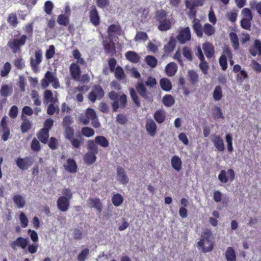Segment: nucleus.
Here are the masks:
<instances>
[{"label":"nucleus","mask_w":261,"mask_h":261,"mask_svg":"<svg viewBox=\"0 0 261 261\" xmlns=\"http://www.w3.org/2000/svg\"><path fill=\"white\" fill-rule=\"evenodd\" d=\"M198 248L201 249L203 253L211 252L214 247L212 232L206 229L201 233L200 240L197 243Z\"/></svg>","instance_id":"nucleus-1"},{"label":"nucleus","mask_w":261,"mask_h":261,"mask_svg":"<svg viewBox=\"0 0 261 261\" xmlns=\"http://www.w3.org/2000/svg\"><path fill=\"white\" fill-rule=\"evenodd\" d=\"M109 98L113 101L112 107L113 112H116L118 108L124 109L127 104V97L125 94L119 95L118 93L112 91L108 94Z\"/></svg>","instance_id":"nucleus-2"},{"label":"nucleus","mask_w":261,"mask_h":261,"mask_svg":"<svg viewBox=\"0 0 261 261\" xmlns=\"http://www.w3.org/2000/svg\"><path fill=\"white\" fill-rule=\"evenodd\" d=\"M27 39V35H22L19 38L14 39L12 41H9L8 45L14 53H16L20 50V47L25 44Z\"/></svg>","instance_id":"nucleus-3"},{"label":"nucleus","mask_w":261,"mask_h":261,"mask_svg":"<svg viewBox=\"0 0 261 261\" xmlns=\"http://www.w3.org/2000/svg\"><path fill=\"white\" fill-rule=\"evenodd\" d=\"M176 39L179 43L184 44L191 39V33L189 27L179 30Z\"/></svg>","instance_id":"nucleus-4"},{"label":"nucleus","mask_w":261,"mask_h":261,"mask_svg":"<svg viewBox=\"0 0 261 261\" xmlns=\"http://www.w3.org/2000/svg\"><path fill=\"white\" fill-rule=\"evenodd\" d=\"M105 95L102 88L99 85H95L92 90L89 94V100L94 102L97 99H101Z\"/></svg>","instance_id":"nucleus-5"},{"label":"nucleus","mask_w":261,"mask_h":261,"mask_svg":"<svg viewBox=\"0 0 261 261\" xmlns=\"http://www.w3.org/2000/svg\"><path fill=\"white\" fill-rule=\"evenodd\" d=\"M15 163L20 169L25 170L32 165L33 161L31 156H27L24 158H17L15 160Z\"/></svg>","instance_id":"nucleus-6"},{"label":"nucleus","mask_w":261,"mask_h":261,"mask_svg":"<svg viewBox=\"0 0 261 261\" xmlns=\"http://www.w3.org/2000/svg\"><path fill=\"white\" fill-rule=\"evenodd\" d=\"M29 242L28 238L19 237L10 243V247L13 250H17L18 247L24 249L28 246Z\"/></svg>","instance_id":"nucleus-7"},{"label":"nucleus","mask_w":261,"mask_h":261,"mask_svg":"<svg viewBox=\"0 0 261 261\" xmlns=\"http://www.w3.org/2000/svg\"><path fill=\"white\" fill-rule=\"evenodd\" d=\"M79 63H72L69 67V71L72 78L75 81L80 80L81 70Z\"/></svg>","instance_id":"nucleus-8"},{"label":"nucleus","mask_w":261,"mask_h":261,"mask_svg":"<svg viewBox=\"0 0 261 261\" xmlns=\"http://www.w3.org/2000/svg\"><path fill=\"white\" fill-rule=\"evenodd\" d=\"M35 59L31 58L30 64L33 71H36L38 70V66L42 60V53L41 50H36L35 53Z\"/></svg>","instance_id":"nucleus-9"},{"label":"nucleus","mask_w":261,"mask_h":261,"mask_svg":"<svg viewBox=\"0 0 261 261\" xmlns=\"http://www.w3.org/2000/svg\"><path fill=\"white\" fill-rule=\"evenodd\" d=\"M248 51L253 57L256 55L261 57V41L259 39H255L253 44L249 48Z\"/></svg>","instance_id":"nucleus-10"},{"label":"nucleus","mask_w":261,"mask_h":261,"mask_svg":"<svg viewBox=\"0 0 261 261\" xmlns=\"http://www.w3.org/2000/svg\"><path fill=\"white\" fill-rule=\"evenodd\" d=\"M89 17L91 22L94 25L97 26L100 23V17L98 11L94 6L90 8Z\"/></svg>","instance_id":"nucleus-11"},{"label":"nucleus","mask_w":261,"mask_h":261,"mask_svg":"<svg viewBox=\"0 0 261 261\" xmlns=\"http://www.w3.org/2000/svg\"><path fill=\"white\" fill-rule=\"evenodd\" d=\"M57 204L60 211L66 212L69 207L70 200L64 196H60L57 200Z\"/></svg>","instance_id":"nucleus-12"},{"label":"nucleus","mask_w":261,"mask_h":261,"mask_svg":"<svg viewBox=\"0 0 261 261\" xmlns=\"http://www.w3.org/2000/svg\"><path fill=\"white\" fill-rule=\"evenodd\" d=\"M87 204L90 208H94L98 213H101L102 204L98 198H89L87 200Z\"/></svg>","instance_id":"nucleus-13"},{"label":"nucleus","mask_w":261,"mask_h":261,"mask_svg":"<svg viewBox=\"0 0 261 261\" xmlns=\"http://www.w3.org/2000/svg\"><path fill=\"white\" fill-rule=\"evenodd\" d=\"M145 128L149 135L154 137L156 133L157 126L155 122L152 119H148L145 124Z\"/></svg>","instance_id":"nucleus-14"},{"label":"nucleus","mask_w":261,"mask_h":261,"mask_svg":"<svg viewBox=\"0 0 261 261\" xmlns=\"http://www.w3.org/2000/svg\"><path fill=\"white\" fill-rule=\"evenodd\" d=\"M121 32V28L119 24H113L109 25L108 28V38L112 40L114 37L113 33L120 35Z\"/></svg>","instance_id":"nucleus-15"},{"label":"nucleus","mask_w":261,"mask_h":261,"mask_svg":"<svg viewBox=\"0 0 261 261\" xmlns=\"http://www.w3.org/2000/svg\"><path fill=\"white\" fill-rule=\"evenodd\" d=\"M67 164L64 165L65 170L71 173H76L77 171V166L75 160L71 158L67 160Z\"/></svg>","instance_id":"nucleus-16"},{"label":"nucleus","mask_w":261,"mask_h":261,"mask_svg":"<svg viewBox=\"0 0 261 261\" xmlns=\"http://www.w3.org/2000/svg\"><path fill=\"white\" fill-rule=\"evenodd\" d=\"M125 57L126 59L131 63L137 64L140 61V56L134 51H128L125 53Z\"/></svg>","instance_id":"nucleus-17"},{"label":"nucleus","mask_w":261,"mask_h":261,"mask_svg":"<svg viewBox=\"0 0 261 261\" xmlns=\"http://www.w3.org/2000/svg\"><path fill=\"white\" fill-rule=\"evenodd\" d=\"M136 88L139 95L143 98L147 99L149 98L147 89L142 82H138Z\"/></svg>","instance_id":"nucleus-18"},{"label":"nucleus","mask_w":261,"mask_h":261,"mask_svg":"<svg viewBox=\"0 0 261 261\" xmlns=\"http://www.w3.org/2000/svg\"><path fill=\"white\" fill-rule=\"evenodd\" d=\"M192 28L199 37H201L203 35V28L200 22V20L198 19H194L192 21Z\"/></svg>","instance_id":"nucleus-19"},{"label":"nucleus","mask_w":261,"mask_h":261,"mask_svg":"<svg viewBox=\"0 0 261 261\" xmlns=\"http://www.w3.org/2000/svg\"><path fill=\"white\" fill-rule=\"evenodd\" d=\"M172 27V21L170 19H166L159 22L158 29L162 32L167 31Z\"/></svg>","instance_id":"nucleus-20"},{"label":"nucleus","mask_w":261,"mask_h":261,"mask_svg":"<svg viewBox=\"0 0 261 261\" xmlns=\"http://www.w3.org/2000/svg\"><path fill=\"white\" fill-rule=\"evenodd\" d=\"M118 179L121 184H126L128 182V178L126 176L124 170L121 167H118L117 169Z\"/></svg>","instance_id":"nucleus-21"},{"label":"nucleus","mask_w":261,"mask_h":261,"mask_svg":"<svg viewBox=\"0 0 261 261\" xmlns=\"http://www.w3.org/2000/svg\"><path fill=\"white\" fill-rule=\"evenodd\" d=\"M165 70L168 76H173L177 72V66L174 62H170L166 65Z\"/></svg>","instance_id":"nucleus-22"},{"label":"nucleus","mask_w":261,"mask_h":261,"mask_svg":"<svg viewBox=\"0 0 261 261\" xmlns=\"http://www.w3.org/2000/svg\"><path fill=\"white\" fill-rule=\"evenodd\" d=\"M203 49L207 58H212L214 54V48L213 45L210 42H206L203 44Z\"/></svg>","instance_id":"nucleus-23"},{"label":"nucleus","mask_w":261,"mask_h":261,"mask_svg":"<svg viewBox=\"0 0 261 261\" xmlns=\"http://www.w3.org/2000/svg\"><path fill=\"white\" fill-rule=\"evenodd\" d=\"M175 46L176 40L175 38L173 36L170 37L169 42L164 45V51L166 54H169L174 50Z\"/></svg>","instance_id":"nucleus-24"},{"label":"nucleus","mask_w":261,"mask_h":261,"mask_svg":"<svg viewBox=\"0 0 261 261\" xmlns=\"http://www.w3.org/2000/svg\"><path fill=\"white\" fill-rule=\"evenodd\" d=\"M96 154L92 152H87L85 154L83 159L86 164L90 165L93 164L96 160Z\"/></svg>","instance_id":"nucleus-25"},{"label":"nucleus","mask_w":261,"mask_h":261,"mask_svg":"<svg viewBox=\"0 0 261 261\" xmlns=\"http://www.w3.org/2000/svg\"><path fill=\"white\" fill-rule=\"evenodd\" d=\"M111 40L110 42H103V47L107 54L113 56L116 52L114 43Z\"/></svg>","instance_id":"nucleus-26"},{"label":"nucleus","mask_w":261,"mask_h":261,"mask_svg":"<svg viewBox=\"0 0 261 261\" xmlns=\"http://www.w3.org/2000/svg\"><path fill=\"white\" fill-rule=\"evenodd\" d=\"M213 142L216 148L220 151H223L224 149V145L223 140L219 136L213 135Z\"/></svg>","instance_id":"nucleus-27"},{"label":"nucleus","mask_w":261,"mask_h":261,"mask_svg":"<svg viewBox=\"0 0 261 261\" xmlns=\"http://www.w3.org/2000/svg\"><path fill=\"white\" fill-rule=\"evenodd\" d=\"M21 119L23 122L21 124L20 128L22 133H25L31 129L32 123L24 115H21Z\"/></svg>","instance_id":"nucleus-28"},{"label":"nucleus","mask_w":261,"mask_h":261,"mask_svg":"<svg viewBox=\"0 0 261 261\" xmlns=\"http://www.w3.org/2000/svg\"><path fill=\"white\" fill-rule=\"evenodd\" d=\"M153 117L158 123H162L165 120V112L163 110H158L155 112Z\"/></svg>","instance_id":"nucleus-29"},{"label":"nucleus","mask_w":261,"mask_h":261,"mask_svg":"<svg viewBox=\"0 0 261 261\" xmlns=\"http://www.w3.org/2000/svg\"><path fill=\"white\" fill-rule=\"evenodd\" d=\"M95 142L103 148H107L109 146V142L108 139L103 136H96L94 139Z\"/></svg>","instance_id":"nucleus-30"},{"label":"nucleus","mask_w":261,"mask_h":261,"mask_svg":"<svg viewBox=\"0 0 261 261\" xmlns=\"http://www.w3.org/2000/svg\"><path fill=\"white\" fill-rule=\"evenodd\" d=\"M160 84L161 88L165 91H169L172 88V83L167 78H162L160 80Z\"/></svg>","instance_id":"nucleus-31"},{"label":"nucleus","mask_w":261,"mask_h":261,"mask_svg":"<svg viewBox=\"0 0 261 261\" xmlns=\"http://www.w3.org/2000/svg\"><path fill=\"white\" fill-rule=\"evenodd\" d=\"M38 139L43 143L46 144L48 142L49 138V132L43 129H40L37 134Z\"/></svg>","instance_id":"nucleus-32"},{"label":"nucleus","mask_w":261,"mask_h":261,"mask_svg":"<svg viewBox=\"0 0 261 261\" xmlns=\"http://www.w3.org/2000/svg\"><path fill=\"white\" fill-rule=\"evenodd\" d=\"M57 21L60 25L67 26L70 22L69 16L66 14H60L58 16Z\"/></svg>","instance_id":"nucleus-33"},{"label":"nucleus","mask_w":261,"mask_h":261,"mask_svg":"<svg viewBox=\"0 0 261 261\" xmlns=\"http://www.w3.org/2000/svg\"><path fill=\"white\" fill-rule=\"evenodd\" d=\"M7 20L9 25L13 28L16 27L18 23L17 17L15 13H11L9 14Z\"/></svg>","instance_id":"nucleus-34"},{"label":"nucleus","mask_w":261,"mask_h":261,"mask_svg":"<svg viewBox=\"0 0 261 261\" xmlns=\"http://www.w3.org/2000/svg\"><path fill=\"white\" fill-rule=\"evenodd\" d=\"M181 160L178 156L175 155L172 158V167L176 171H179L181 169Z\"/></svg>","instance_id":"nucleus-35"},{"label":"nucleus","mask_w":261,"mask_h":261,"mask_svg":"<svg viewBox=\"0 0 261 261\" xmlns=\"http://www.w3.org/2000/svg\"><path fill=\"white\" fill-rule=\"evenodd\" d=\"M13 200L18 208L23 207L25 204V201L20 195L16 194L13 197Z\"/></svg>","instance_id":"nucleus-36"},{"label":"nucleus","mask_w":261,"mask_h":261,"mask_svg":"<svg viewBox=\"0 0 261 261\" xmlns=\"http://www.w3.org/2000/svg\"><path fill=\"white\" fill-rule=\"evenodd\" d=\"M186 6L189 9V16L190 17L194 19H197L196 17V13L197 10L195 8L196 7L190 4V1L189 0H186L185 2Z\"/></svg>","instance_id":"nucleus-37"},{"label":"nucleus","mask_w":261,"mask_h":261,"mask_svg":"<svg viewBox=\"0 0 261 261\" xmlns=\"http://www.w3.org/2000/svg\"><path fill=\"white\" fill-rule=\"evenodd\" d=\"M229 38L232 43V46L234 50H237L239 47V38L236 33H229Z\"/></svg>","instance_id":"nucleus-38"},{"label":"nucleus","mask_w":261,"mask_h":261,"mask_svg":"<svg viewBox=\"0 0 261 261\" xmlns=\"http://www.w3.org/2000/svg\"><path fill=\"white\" fill-rule=\"evenodd\" d=\"M189 81L191 84L195 85L198 81V75L194 70H189L188 73Z\"/></svg>","instance_id":"nucleus-39"},{"label":"nucleus","mask_w":261,"mask_h":261,"mask_svg":"<svg viewBox=\"0 0 261 261\" xmlns=\"http://www.w3.org/2000/svg\"><path fill=\"white\" fill-rule=\"evenodd\" d=\"M123 197L121 194L119 193L115 194L112 196V202L114 205L115 206H120L123 203Z\"/></svg>","instance_id":"nucleus-40"},{"label":"nucleus","mask_w":261,"mask_h":261,"mask_svg":"<svg viewBox=\"0 0 261 261\" xmlns=\"http://www.w3.org/2000/svg\"><path fill=\"white\" fill-rule=\"evenodd\" d=\"M12 92V89L7 85H4L2 86L0 90V95L6 98L9 95H11Z\"/></svg>","instance_id":"nucleus-41"},{"label":"nucleus","mask_w":261,"mask_h":261,"mask_svg":"<svg viewBox=\"0 0 261 261\" xmlns=\"http://www.w3.org/2000/svg\"><path fill=\"white\" fill-rule=\"evenodd\" d=\"M249 6L252 10H256L261 16V2H257L256 0H251L249 2Z\"/></svg>","instance_id":"nucleus-42"},{"label":"nucleus","mask_w":261,"mask_h":261,"mask_svg":"<svg viewBox=\"0 0 261 261\" xmlns=\"http://www.w3.org/2000/svg\"><path fill=\"white\" fill-rule=\"evenodd\" d=\"M87 149L88 152H92L95 154H97L98 152V148L97 144L94 140H89L88 141Z\"/></svg>","instance_id":"nucleus-43"},{"label":"nucleus","mask_w":261,"mask_h":261,"mask_svg":"<svg viewBox=\"0 0 261 261\" xmlns=\"http://www.w3.org/2000/svg\"><path fill=\"white\" fill-rule=\"evenodd\" d=\"M163 102L165 106L169 107L174 104L175 99L171 95L167 94L163 97Z\"/></svg>","instance_id":"nucleus-44"},{"label":"nucleus","mask_w":261,"mask_h":261,"mask_svg":"<svg viewBox=\"0 0 261 261\" xmlns=\"http://www.w3.org/2000/svg\"><path fill=\"white\" fill-rule=\"evenodd\" d=\"M34 22L29 23L24 25L23 28V31L28 35V39L32 38L33 34Z\"/></svg>","instance_id":"nucleus-45"},{"label":"nucleus","mask_w":261,"mask_h":261,"mask_svg":"<svg viewBox=\"0 0 261 261\" xmlns=\"http://www.w3.org/2000/svg\"><path fill=\"white\" fill-rule=\"evenodd\" d=\"M72 55L74 58L77 60L76 63H79L81 65H84L86 64L84 59L81 57V54L77 49L73 50L72 51Z\"/></svg>","instance_id":"nucleus-46"},{"label":"nucleus","mask_w":261,"mask_h":261,"mask_svg":"<svg viewBox=\"0 0 261 261\" xmlns=\"http://www.w3.org/2000/svg\"><path fill=\"white\" fill-rule=\"evenodd\" d=\"M213 96L215 101H219L221 99L222 97V91L220 86L218 85L215 87Z\"/></svg>","instance_id":"nucleus-47"},{"label":"nucleus","mask_w":261,"mask_h":261,"mask_svg":"<svg viewBox=\"0 0 261 261\" xmlns=\"http://www.w3.org/2000/svg\"><path fill=\"white\" fill-rule=\"evenodd\" d=\"M114 72H115V76L118 80L120 81L124 79L125 75L123 68L121 66H117Z\"/></svg>","instance_id":"nucleus-48"},{"label":"nucleus","mask_w":261,"mask_h":261,"mask_svg":"<svg viewBox=\"0 0 261 261\" xmlns=\"http://www.w3.org/2000/svg\"><path fill=\"white\" fill-rule=\"evenodd\" d=\"M215 29L209 23H205L203 28V32L207 36H211L215 33Z\"/></svg>","instance_id":"nucleus-49"},{"label":"nucleus","mask_w":261,"mask_h":261,"mask_svg":"<svg viewBox=\"0 0 261 261\" xmlns=\"http://www.w3.org/2000/svg\"><path fill=\"white\" fill-rule=\"evenodd\" d=\"M147 64L151 68L156 67L158 63L156 59L153 56L148 55L145 58Z\"/></svg>","instance_id":"nucleus-50"},{"label":"nucleus","mask_w":261,"mask_h":261,"mask_svg":"<svg viewBox=\"0 0 261 261\" xmlns=\"http://www.w3.org/2000/svg\"><path fill=\"white\" fill-rule=\"evenodd\" d=\"M155 18L158 22L167 19L166 12L162 9L157 11L155 13Z\"/></svg>","instance_id":"nucleus-51"},{"label":"nucleus","mask_w":261,"mask_h":261,"mask_svg":"<svg viewBox=\"0 0 261 261\" xmlns=\"http://www.w3.org/2000/svg\"><path fill=\"white\" fill-rule=\"evenodd\" d=\"M82 134L86 137H92L95 133L94 130L89 127H84L81 129Z\"/></svg>","instance_id":"nucleus-52"},{"label":"nucleus","mask_w":261,"mask_h":261,"mask_svg":"<svg viewBox=\"0 0 261 261\" xmlns=\"http://www.w3.org/2000/svg\"><path fill=\"white\" fill-rule=\"evenodd\" d=\"M129 94L130 97L133 101V102L135 103L137 107H140V101L139 99V97L136 93V92L133 88H131L129 90Z\"/></svg>","instance_id":"nucleus-53"},{"label":"nucleus","mask_w":261,"mask_h":261,"mask_svg":"<svg viewBox=\"0 0 261 261\" xmlns=\"http://www.w3.org/2000/svg\"><path fill=\"white\" fill-rule=\"evenodd\" d=\"M242 19H252V13L249 8H245L242 9L241 11Z\"/></svg>","instance_id":"nucleus-54"},{"label":"nucleus","mask_w":261,"mask_h":261,"mask_svg":"<svg viewBox=\"0 0 261 261\" xmlns=\"http://www.w3.org/2000/svg\"><path fill=\"white\" fill-rule=\"evenodd\" d=\"M11 69V66L9 62H6L5 63L3 68L1 70V75L2 77L7 76L10 72Z\"/></svg>","instance_id":"nucleus-55"},{"label":"nucleus","mask_w":261,"mask_h":261,"mask_svg":"<svg viewBox=\"0 0 261 261\" xmlns=\"http://www.w3.org/2000/svg\"><path fill=\"white\" fill-rule=\"evenodd\" d=\"M89 254V249L85 248L79 254L77 259L79 261H85Z\"/></svg>","instance_id":"nucleus-56"},{"label":"nucleus","mask_w":261,"mask_h":261,"mask_svg":"<svg viewBox=\"0 0 261 261\" xmlns=\"http://www.w3.org/2000/svg\"><path fill=\"white\" fill-rule=\"evenodd\" d=\"M54 8L53 3L51 1H46L44 4V10L48 15H50Z\"/></svg>","instance_id":"nucleus-57"},{"label":"nucleus","mask_w":261,"mask_h":261,"mask_svg":"<svg viewBox=\"0 0 261 261\" xmlns=\"http://www.w3.org/2000/svg\"><path fill=\"white\" fill-rule=\"evenodd\" d=\"M31 148L34 151H39L41 149V146L39 142L36 138H34L31 144Z\"/></svg>","instance_id":"nucleus-58"},{"label":"nucleus","mask_w":261,"mask_h":261,"mask_svg":"<svg viewBox=\"0 0 261 261\" xmlns=\"http://www.w3.org/2000/svg\"><path fill=\"white\" fill-rule=\"evenodd\" d=\"M14 65L17 69L19 70L23 69L25 66L24 62L21 57L18 58L14 60Z\"/></svg>","instance_id":"nucleus-59"},{"label":"nucleus","mask_w":261,"mask_h":261,"mask_svg":"<svg viewBox=\"0 0 261 261\" xmlns=\"http://www.w3.org/2000/svg\"><path fill=\"white\" fill-rule=\"evenodd\" d=\"M65 129V137L66 139L70 140L73 137L74 130L72 127H64Z\"/></svg>","instance_id":"nucleus-60"},{"label":"nucleus","mask_w":261,"mask_h":261,"mask_svg":"<svg viewBox=\"0 0 261 261\" xmlns=\"http://www.w3.org/2000/svg\"><path fill=\"white\" fill-rule=\"evenodd\" d=\"M252 20V19H242L240 22L241 27L246 30H250Z\"/></svg>","instance_id":"nucleus-61"},{"label":"nucleus","mask_w":261,"mask_h":261,"mask_svg":"<svg viewBox=\"0 0 261 261\" xmlns=\"http://www.w3.org/2000/svg\"><path fill=\"white\" fill-rule=\"evenodd\" d=\"M55 54V48L54 45H50L49 48L46 51L45 57L47 59L52 58Z\"/></svg>","instance_id":"nucleus-62"},{"label":"nucleus","mask_w":261,"mask_h":261,"mask_svg":"<svg viewBox=\"0 0 261 261\" xmlns=\"http://www.w3.org/2000/svg\"><path fill=\"white\" fill-rule=\"evenodd\" d=\"M69 140L71 142L72 147L75 149H79L83 144L82 141H80L78 139L74 138L73 137Z\"/></svg>","instance_id":"nucleus-63"},{"label":"nucleus","mask_w":261,"mask_h":261,"mask_svg":"<svg viewBox=\"0 0 261 261\" xmlns=\"http://www.w3.org/2000/svg\"><path fill=\"white\" fill-rule=\"evenodd\" d=\"M251 66L257 73H261V65L256 60L254 59L252 60Z\"/></svg>","instance_id":"nucleus-64"}]
</instances>
